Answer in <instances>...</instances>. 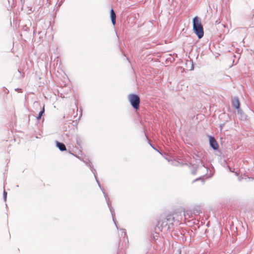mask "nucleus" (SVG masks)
I'll list each match as a JSON object with an SVG mask.
<instances>
[{
    "label": "nucleus",
    "mask_w": 254,
    "mask_h": 254,
    "mask_svg": "<svg viewBox=\"0 0 254 254\" xmlns=\"http://www.w3.org/2000/svg\"><path fill=\"white\" fill-rule=\"evenodd\" d=\"M174 223L177 224H179V220L176 219L174 214H163L160 215L157 222L155 230L156 233L158 234L157 231H169L170 229V225H173Z\"/></svg>",
    "instance_id": "nucleus-1"
},
{
    "label": "nucleus",
    "mask_w": 254,
    "mask_h": 254,
    "mask_svg": "<svg viewBox=\"0 0 254 254\" xmlns=\"http://www.w3.org/2000/svg\"><path fill=\"white\" fill-rule=\"evenodd\" d=\"M96 180V181L98 184V187H99L100 189L102 190L103 194H104V196L106 199V203L107 204V205L109 207V209L111 212V213L112 214V219H113V221L117 228V229L118 230H119L118 226H117V221L116 220H115V211L113 209V208L112 207V205H111V202L109 201V198H107V195L105 194V193L104 192V189L103 187H101V184L100 183V182L98 180V179H95ZM120 230L122 232V234H121V236L122 237H127V233H126V230L125 229H124V228H121L120 229Z\"/></svg>",
    "instance_id": "nucleus-2"
},
{
    "label": "nucleus",
    "mask_w": 254,
    "mask_h": 254,
    "mask_svg": "<svg viewBox=\"0 0 254 254\" xmlns=\"http://www.w3.org/2000/svg\"><path fill=\"white\" fill-rule=\"evenodd\" d=\"M192 28L194 33L198 39H201L203 37V27L201 20L198 16H194L192 19Z\"/></svg>",
    "instance_id": "nucleus-3"
},
{
    "label": "nucleus",
    "mask_w": 254,
    "mask_h": 254,
    "mask_svg": "<svg viewBox=\"0 0 254 254\" xmlns=\"http://www.w3.org/2000/svg\"><path fill=\"white\" fill-rule=\"evenodd\" d=\"M128 99L132 107L135 110H138L140 104L139 96L136 94L131 93L128 95Z\"/></svg>",
    "instance_id": "nucleus-4"
},
{
    "label": "nucleus",
    "mask_w": 254,
    "mask_h": 254,
    "mask_svg": "<svg viewBox=\"0 0 254 254\" xmlns=\"http://www.w3.org/2000/svg\"><path fill=\"white\" fill-rule=\"evenodd\" d=\"M210 147L214 150L217 151L219 149V144L215 137L211 135L207 134Z\"/></svg>",
    "instance_id": "nucleus-5"
},
{
    "label": "nucleus",
    "mask_w": 254,
    "mask_h": 254,
    "mask_svg": "<svg viewBox=\"0 0 254 254\" xmlns=\"http://www.w3.org/2000/svg\"><path fill=\"white\" fill-rule=\"evenodd\" d=\"M232 105L236 110L241 108L240 102L238 97L235 96L232 97Z\"/></svg>",
    "instance_id": "nucleus-6"
},
{
    "label": "nucleus",
    "mask_w": 254,
    "mask_h": 254,
    "mask_svg": "<svg viewBox=\"0 0 254 254\" xmlns=\"http://www.w3.org/2000/svg\"><path fill=\"white\" fill-rule=\"evenodd\" d=\"M237 114L239 115V118L242 121H246L248 119V116L240 108L237 110Z\"/></svg>",
    "instance_id": "nucleus-7"
},
{
    "label": "nucleus",
    "mask_w": 254,
    "mask_h": 254,
    "mask_svg": "<svg viewBox=\"0 0 254 254\" xmlns=\"http://www.w3.org/2000/svg\"><path fill=\"white\" fill-rule=\"evenodd\" d=\"M55 143L56 147L58 148L61 151L63 152L66 150V147L64 143L56 140L55 141Z\"/></svg>",
    "instance_id": "nucleus-8"
},
{
    "label": "nucleus",
    "mask_w": 254,
    "mask_h": 254,
    "mask_svg": "<svg viewBox=\"0 0 254 254\" xmlns=\"http://www.w3.org/2000/svg\"><path fill=\"white\" fill-rule=\"evenodd\" d=\"M110 18L112 23L113 25H115L116 23V14L112 8L110 10Z\"/></svg>",
    "instance_id": "nucleus-9"
},
{
    "label": "nucleus",
    "mask_w": 254,
    "mask_h": 254,
    "mask_svg": "<svg viewBox=\"0 0 254 254\" xmlns=\"http://www.w3.org/2000/svg\"><path fill=\"white\" fill-rule=\"evenodd\" d=\"M69 153L70 154L73 155V156H75L76 158H77L79 160L82 161L87 166H89L90 165H91L92 163H91V161L89 159H86L85 160L81 159V158L79 156H78V155H76L72 153L70 151H69Z\"/></svg>",
    "instance_id": "nucleus-10"
},
{
    "label": "nucleus",
    "mask_w": 254,
    "mask_h": 254,
    "mask_svg": "<svg viewBox=\"0 0 254 254\" xmlns=\"http://www.w3.org/2000/svg\"><path fill=\"white\" fill-rule=\"evenodd\" d=\"M45 105H43L42 108L39 112L38 116L36 117V119L37 120L40 121V120H41L42 117L45 114Z\"/></svg>",
    "instance_id": "nucleus-11"
},
{
    "label": "nucleus",
    "mask_w": 254,
    "mask_h": 254,
    "mask_svg": "<svg viewBox=\"0 0 254 254\" xmlns=\"http://www.w3.org/2000/svg\"><path fill=\"white\" fill-rule=\"evenodd\" d=\"M214 168L213 167H212L211 169H209V175L206 174V176L207 178H210L213 176L214 174Z\"/></svg>",
    "instance_id": "nucleus-12"
},
{
    "label": "nucleus",
    "mask_w": 254,
    "mask_h": 254,
    "mask_svg": "<svg viewBox=\"0 0 254 254\" xmlns=\"http://www.w3.org/2000/svg\"><path fill=\"white\" fill-rule=\"evenodd\" d=\"M76 144L80 148H81V138L78 136V135H76Z\"/></svg>",
    "instance_id": "nucleus-13"
},
{
    "label": "nucleus",
    "mask_w": 254,
    "mask_h": 254,
    "mask_svg": "<svg viewBox=\"0 0 254 254\" xmlns=\"http://www.w3.org/2000/svg\"><path fill=\"white\" fill-rule=\"evenodd\" d=\"M206 175H204V176H200L196 179H195V180H193V182H196V181H201L202 183L203 184L204 183V177H205L206 176Z\"/></svg>",
    "instance_id": "nucleus-14"
},
{
    "label": "nucleus",
    "mask_w": 254,
    "mask_h": 254,
    "mask_svg": "<svg viewBox=\"0 0 254 254\" xmlns=\"http://www.w3.org/2000/svg\"><path fill=\"white\" fill-rule=\"evenodd\" d=\"M199 165L193 166V168L191 170V174L192 175H195L196 173L197 169Z\"/></svg>",
    "instance_id": "nucleus-15"
},
{
    "label": "nucleus",
    "mask_w": 254,
    "mask_h": 254,
    "mask_svg": "<svg viewBox=\"0 0 254 254\" xmlns=\"http://www.w3.org/2000/svg\"><path fill=\"white\" fill-rule=\"evenodd\" d=\"M145 136H146V138L147 139V140H148V143H149V145H150V146H151V147L153 149H154V150H155L157 151L158 152H159V153H160V152H159V151H158V150H157V149H156V148L153 146V144L150 142V140H149V139L147 138V135H146V134H145Z\"/></svg>",
    "instance_id": "nucleus-16"
},
{
    "label": "nucleus",
    "mask_w": 254,
    "mask_h": 254,
    "mask_svg": "<svg viewBox=\"0 0 254 254\" xmlns=\"http://www.w3.org/2000/svg\"><path fill=\"white\" fill-rule=\"evenodd\" d=\"M198 161H199V163H201V167H204V168L206 169L207 171L208 172V167H207V166H205V163H204V162H202L201 160H198Z\"/></svg>",
    "instance_id": "nucleus-17"
},
{
    "label": "nucleus",
    "mask_w": 254,
    "mask_h": 254,
    "mask_svg": "<svg viewBox=\"0 0 254 254\" xmlns=\"http://www.w3.org/2000/svg\"><path fill=\"white\" fill-rule=\"evenodd\" d=\"M3 198L4 201H6L7 199V192L5 190H4L3 192Z\"/></svg>",
    "instance_id": "nucleus-18"
},
{
    "label": "nucleus",
    "mask_w": 254,
    "mask_h": 254,
    "mask_svg": "<svg viewBox=\"0 0 254 254\" xmlns=\"http://www.w3.org/2000/svg\"><path fill=\"white\" fill-rule=\"evenodd\" d=\"M88 167L89 168V169L91 172H93L95 170V169L94 168L93 166L92 165V164H91V165H90V166H89Z\"/></svg>",
    "instance_id": "nucleus-19"
},
{
    "label": "nucleus",
    "mask_w": 254,
    "mask_h": 254,
    "mask_svg": "<svg viewBox=\"0 0 254 254\" xmlns=\"http://www.w3.org/2000/svg\"><path fill=\"white\" fill-rule=\"evenodd\" d=\"M88 167L89 168V169L91 172H93L95 170V169L94 168L93 166L92 165V164H91V165H90V166H89Z\"/></svg>",
    "instance_id": "nucleus-20"
},
{
    "label": "nucleus",
    "mask_w": 254,
    "mask_h": 254,
    "mask_svg": "<svg viewBox=\"0 0 254 254\" xmlns=\"http://www.w3.org/2000/svg\"><path fill=\"white\" fill-rule=\"evenodd\" d=\"M92 172V173L93 174V175L94 176L95 179H97V172H96V170H95L94 171H93Z\"/></svg>",
    "instance_id": "nucleus-21"
},
{
    "label": "nucleus",
    "mask_w": 254,
    "mask_h": 254,
    "mask_svg": "<svg viewBox=\"0 0 254 254\" xmlns=\"http://www.w3.org/2000/svg\"><path fill=\"white\" fill-rule=\"evenodd\" d=\"M224 125H225V123H223L221 124L220 125V129H221V130H222V128H223V127L224 126Z\"/></svg>",
    "instance_id": "nucleus-22"
},
{
    "label": "nucleus",
    "mask_w": 254,
    "mask_h": 254,
    "mask_svg": "<svg viewBox=\"0 0 254 254\" xmlns=\"http://www.w3.org/2000/svg\"><path fill=\"white\" fill-rule=\"evenodd\" d=\"M190 70H193V65H192L191 67V68L190 69Z\"/></svg>",
    "instance_id": "nucleus-23"
},
{
    "label": "nucleus",
    "mask_w": 254,
    "mask_h": 254,
    "mask_svg": "<svg viewBox=\"0 0 254 254\" xmlns=\"http://www.w3.org/2000/svg\"><path fill=\"white\" fill-rule=\"evenodd\" d=\"M195 213H198V214H199V211L196 210V212H195Z\"/></svg>",
    "instance_id": "nucleus-24"
},
{
    "label": "nucleus",
    "mask_w": 254,
    "mask_h": 254,
    "mask_svg": "<svg viewBox=\"0 0 254 254\" xmlns=\"http://www.w3.org/2000/svg\"><path fill=\"white\" fill-rule=\"evenodd\" d=\"M18 71L20 73H21V71H20L19 69H18Z\"/></svg>",
    "instance_id": "nucleus-25"
},
{
    "label": "nucleus",
    "mask_w": 254,
    "mask_h": 254,
    "mask_svg": "<svg viewBox=\"0 0 254 254\" xmlns=\"http://www.w3.org/2000/svg\"><path fill=\"white\" fill-rule=\"evenodd\" d=\"M18 187H19V186H18V185H17V186H16V188H18Z\"/></svg>",
    "instance_id": "nucleus-26"
}]
</instances>
